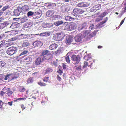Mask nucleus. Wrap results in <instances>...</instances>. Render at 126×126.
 Wrapping results in <instances>:
<instances>
[{
	"instance_id": "obj_53",
	"label": "nucleus",
	"mask_w": 126,
	"mask_h": 126,
	"mask_svg": "<svg viewBox=\"0 0 126 126\" xmlns=\"http://www.w3.org/2000/svg\"><path fill=\"white\" fill-rule=\"evenodd\" d=\"M125 18L124 19H123L121 22L120 24L119 25V26H120L122 24H123V22H124V20L125 19Z\"/></svg>"
},
{
	"instance_id": "obj_1",
	"label": "nucleus",
	"mask_w": 126,
	"mask_h": 126,
	"mask_svg": "<svg viewBox=\"0 0 126 126\" xmlns=\"http://www.w3.org/2000/svg\"><path fill=\"white\" fill-rule=\"evenodd\" d=\"M49 51L48 50H45L43 51L40 55L42 59V60H48L51 59L52 58V55L51 54L49 53Z\"/></svg>"
},
{
	"instance_id": "obj_17",
	"label": "nucleus",
	"mask_w": 126,
	"mask_h": 126,
	"mask_svg": "<svg viewBox=\"0 0 126 126\" xmlns=\"http://www.w3.org/2000/svg\"><path fill=\"white\" fill-rule=\"evenodd\" d=\"M20 9V8L19 7L17 8L16 9H15L14 11V15L15 16H17L19 15L20 13L21 12Z\"/></svg>"
},
{
	"instance_id": "obj_44",
	"label": "nucleus",
	"mask_w": 126,
	"mask_h": 126,
	"mask_svg": "<svg viewBox=\"0 0 126 126\" xmlns=\"http://www.w3.org/2000/svg\"><path fill=\"white\" fill-rule=\"evenodd\" d=\"M48 77H47L46 78H44V79H43V80L44 81V82H47L48 81Z\"/></svg>"
},
{
	"instance_id": "obj_58",
	"label": "nucleus",
	"mask_w": 126,
	"mask_h": 126,
	"mask_svg": "<svg viewBox=\"0 0 126 126\" xmlns=\"http://www.w3.org/2000/svg\"><path fill=\"white\" fill-rule=\"evenodd\" d=\"M24 35L23 34H21L19 36V38L21 39H23L24 38V37L23 36Z\"/></svg>"
},
{
	"instance_id": "obj_40",
	"label": "nucleus",
	"mask_w": 126,
	"mask_h": 126,
	"mask_svg": "<svg viewBox=\"0 0 126 126\" xmlns=\"http://www.w3.org/2000/svg\"><path fill=\"white\" fill-rule=\"evenodd\" d=\"M46 5L48 7H50L52 6L51 3L47 2L45 3Z\"/></svg>"
},
{
	"instance_id": "obj_47",
	"label": "nucleus",
	"mask_w": 126,
	"mask_h": 126,
	"mask_svg": "<svg viewBox=\"0 0 126 126\" xmlns=\"http://www.w3.org/2000/svg\"><path fill=\"white\" fill-rule=\"evenodd\" d=\"M57 72L59 73L60 75H61L63 73L62 71L60 69L59 70L57 71Z\"/></svg>"
},
{
	"instance_id": "obj_36",
	"label": "nucleus",
	"mask_w": 126,
	"mask_h": 126,
	"mask_svg": "<svg viewBox=\"0 0 126 126\" xmlns=\"http://www.w3.org/2000/svg\"><path fill=\"white\" fill-rule=\"evenodd\" d=\"M28 52L27 50H24L19 55V56H20L22 55L27 54Z\"/></svg>"
},
{
	"instance_id": "obj_59",
	"label": "nucleus",
	"mask_w": 126,
	"mask_h": 126,
	"mask_svg": "<svg viewBox=\"0 0 126 126\" xmlns=\"http://www.w3.org/2000/svg\"><path fill=\"white\" fill-rule=\"evenodd\" d=\"M13 103V101L10 102H8V105L10 106H12V105Z\"/></svg>"
},
{
	"instance_id": "obj_2",
	"label": "nucleus",
	"mask_w": 126,
	"mask_h": 126,
	"mask_svg": "<svg viewBox=\"0 0 126 126\" xmlns=\"http://www.w3.org/2000/svg\"><path fill=\"white\" fill-rule=\"evenodd\" d=\"M67 23L66 24V25L64 27V29L67 30L71 31L74 29L75 28V26L74 23H68L67 22H65L64 23L65 24Z\"/></svg>"
},
{
	"instance_id": "obj_28",
	"label": "nucleus",
	"mask_w": 126,
	"mask_h": 126,
	"mask_svg": "<svg viewBox=\"0 0 126 126\" xmlns=\"http://www.w3.org/2000/svg\"><path fill=\"white\" fill-rule=\"evenodd\" d=\"M27 83L28 84H29L31 83H32L33 82V78L30 77L27 80Z\"/></svg>"
},
{
	"instance_id": "obj_3",
	"label": "nucleus",
	"mask_w": 126,
	"mask_h": 126,
	"mask_svg": "<svg viewBox=\"0 0 126 126\" xmlns=\"http://www.w3.org/2000/svg\"><path fill=\"white\" fill-rule=\"evenodd\" d=\"M16 31L15 30L8 31V34H9L8 37L10 38L8 39V41H14L16 40V39L15 37H11V36H14L16 34Z\"/></svg>"
},
{
	"instance_id": "obj_63",
	"label": "nucleus",
	"mask_w": 126,
	"mask_h": 126,
	"mask_svg": "<svg viewBox=\"0 0 126 126\" xmlns=\"http://www.w3.org/2000/svg\"><path fill=\"white\" fill-rule=\"evenodd\" d=\"M20 100V98H18L17 99H16V100H14V102H16L18 100Z\"/></svg>"
},
{
	"instance_id": "obj_29",
	"label": "nucleus",
	"mask_w": 126,
	"mask_h": 126,
	"mask_svg": "<svg viewBox=\"0 0 126 126\" xmlns=\"http://www.w3.org/2000/svg\"><path fill=\"white\" fill-rule=\"evenodd\" d=\"M103 18L100 16H99L96 18L95 21L96 22H98L101 20L103 19Z\"/></svg>"
},
{
	"instance_id": "obj_15",
	"label": "nucleus",
	"mask_w": 126,
	"mask_h": 126,
	"mask_svg": "<svg viewBox=\"0 0 126 126\" xmlns=\"http://www.w3.org/2000/svg\"><path fill=\"white\" fill-rule=\"evenodd\" d=\"M54 13V10H48L46 13V16L48 17L51 16Z\"/></svg>"
},
{
	"instance_id": "obj_45",
	"label": "nucleus",
	"mask_w": 126,
	"mask_h": 126,
	"mask_svg": "<svg viewBox=\"0 0 126 126\" xmlns=\"http://www.w3.org/2000/svg\"><path fill=\"white\" fill-rule=\"evenodd\" d=\"M106 15V13L104 12L102 13L100 16L103 18Z\"/></svg>"
},
{
	"instance_id": "obj_39",
	"label": "nucleus",
	"mask_w": 126,
	"mask_h": 126,
	"mask_svg": "<svg viewBox=\"0 0 126 126\" xmlns=\"http://www.w3.org/2000/svg\"><path fill=\"white\" fill-rule=\"evenodd\" d=\"M87 26V23L86 22H84L81 25V29H83L85 27Z\"/></svg>"
},
{
	"instance_id": "obj_46",
	"label": "nucleus",
	"mask_w": 126,
	"mask_h": 126,
	"mask_svg": "<svg viewBox=\"0 0 126 126\" xmlns=\"http://www.w3.org/2000/svg\"><path fill=\"white\" fill-rule=\"evenodd\" d=\"M13 92L10 89L8 88V96H9V95L12 94Z\"/></svg>"
},
{
	"instance_id": "obj_35",
	"label": "nucleus",
	"mask_w": 126,
	"mask_h": 126,
	"mask_svg": "<svg viewBox=\"0 0 126 126\" xmlns=\"http://www.w3.org/2000/svg\"><path fill=\"white\" fill-rule=\"evenodd\" d=\"M89 65V63L87 62L86 61H84V64L83 66V68H84L87 66Z\"/></svg>"
},
{
	"instance_id": "obj_61",
	"label": "nucleus",
	"mask_w": 126,
	"mask_h": 126,
	"mask_svg": "<svg viewBox=\"0 0 126 126\" xmlns=\"http://www.w3.org/2000/svg\"><path fill=\"white\" fill-rule=\"evenodd\" d=\"M8 77V74H7L5 76V78H4V80H6L7 79V78Z\"/></svg>"
},
{
	"instance_id": "obj_24",
	"label": "nucleus",
	"mask_w": 126,
	"mask_h": 126,
	"mask_svg": "<svg viewBox=\"0 0 126 126\" xmlns=\"http://www.w3.org/2000/svg\"><path fill=\"white\" fill-rule=\"evenodd\" d=\"M29 44L28 42H25L22 43L21 46L22 47H26L29 46Z\"/></svg>"
},
{
	"instance_id": "obj_25",
	"label": "nucleus",
	"mask_w": 126,
	"mask_h": 126,
	"mask_svg": "<svg viewBox=\"0 0 126 126\" xmlns=\"http://www.w3.org/2000/svg\"><path fill=\"white\" fill-rule=\"evenodd\" d=\"M65 60L66 61L67 63H70V58L69 56L68 55V54H67L65 56Z\"/></svg>"
},
{
	"instance_id": "obj_4",
	"label": "nucleus",
	"mask_w": 126,
	"mask_h": 126,
	"mask_svg": "<svg viewBox=\"0 0 126 126\" xmlns=\"http://www.w3.org/2000/svg\"><path fill=\"white\" fill-rule=\"evenodd\" d=\"M17 51L16 48L15 47H11L8 48V55H12L15 53Z\"/></svg>"
},
{
	"instance_id": "obj_43",
	"label": "nucleus",
	"mask_w": 126,
	"mask_h": 126,
	"mask_svg": "<svg viewBox=\"0 0 126 126\" xmlns=\"http://www.w3.org/2000/svg\"><path fill=\"white\" fill-rule=\"evenodd\" d=\"M53 18L55 19L56 18H60L61 17V16H60L57 15H54L53 16Z\"/></svg>"
},
{
	"instance_id": "obj_52",
	"label": "nucleus",
	"mask_w": 126,
	"mask_h": 126,
	"mask_svg": "<svg viewBox=\"0 0 126 126\" xmlns=\"http://www.w3.org/2000/svg\"><path fill=\"white\" fill-rule=\"evenodd\" d=\"M5 62H1V68L4 66L5 64Z\"/></svg>"
},
{
	"instance_id": "obj_7",
	"label": "nucleus",
	"mask_w": 126,
	"mask_h": 126,
	"mask_svg": "<svg viewBox=\"0 0 126 126\" xmlns=\"http://www.w3.org/2000/svg\"><path fill=\"white\" fill-rule=\"evenodd\" d=\"M73 12L75 14L79 15L82 14L84 12V11L82 9L76 8L74 9Z\"/></svg>"
},
{
	"instance_id": "obj_57",
	"label": "nucleus",
	"mask_w": 126,
	"mask_h": 126,
	"mask_svg": "<svg viewBox=\"0 0 126 126\" xmlns=\"http://www.w3.org/2000/svg\"><path fill=\"white\" fill-rule=\"evenodd\" d=\"M6 93V92H3V91H1V92L0 93V95L2 96L4 94H5Z\"/></svg>"
},
{
	"instance_id": "obj_23",
	"label": "nucleus",
	"mask_w": 126,
	"mask_h": 126,
	"mask_svg": "<svg viewBox=\"0 0 126 126\" xmlns=\"http://www.w3.org/2000/svg\"><path fill=\"white\" fill-rule=\"evenodd\" d=\"M18 23L17 22H15L14 23H13L10 26V28L12 29H14L16 28L17 26H16Z\"/></svg>"
},
{
	"instance_id": "obj_6",
	"label": "nucleus",
	"mask_w": 126,
	"mask_h": 126,
	"mask_svg": "<svg viewBox=\"0 0 126 126\" xmlns=\"http://www.w3.org/2000/svg\"><path fill=\"white\" fill-rule=\"evenodd\" d=\"M73 40V37L70 35H68L66 36L65 43L67 45H70Z\"/></svg>"
},
{
	"instance_id": "obj_32",
	"label": "nucleus",
	"mask_w": 126,
	"mask_h": 126,
	"mask_svg": "<svg viewBox=\"0 0 126 126\" xmlns=\"http://www.w3.org/2000/svg\"><path fill=\"white\" fill-rule=\"evenodd\" d=\"M53 71L52 69L50 68H47L46 70V73H49L52 72Z\"/></svg>"
},
{
	"instance_id": "obj_9",
	"label": "nucleus",
	"mask_w": 126,
	"mask_h": 126,
	"mask_svg": "<svg viewBox=\"0 0 126 126\" xmlns=\"http://www.w3.org/2000/svg\"><path fill=\"white\" fill-rule=\"evenodd\" d=\"M108 20V18L107 17L105 18L103 21L99 23L96 25V27L98 28H100L102 27L103 26V25L107 22Z\"/></svg>"
},
{
	"instance_id": "obj_22",
	"label": "nucleus",
	"mask_w": 126,
	"mask_h": 126,
	"mask_svg": "<svg viewBox=\"0 0 126 126\" xmlns=\"http://www.w3.org/2000/svg\"><path fill=\"white\" fill-rule=\"evenodd\" d=\"M4 46V47H8V43H5V41H2V43L0 44V48Z\"/></svg>"
},
{
	"instance_id": "obj_37",
	"label": "nucleus",
	"mask_w": 126,
	"mask_h": 126,
	"mask_svg": "<svg viewBox=\"0 0 126 126\" xmlns=\"http://www.w3.org/2000/svg\"><path fill=\"white\" fill-rule=\"evenodd\" d=\"M98 30H96L95 31H94V32H92V34H91V36L92 37H93L94 36H95L96 32H98Z\"/></svg>"
},
{
	"instance_id": "obj_41",
	"label": "nucleus",
	"mask_w": 126,
	"mask_h": 126,
	"mask_svg": "<svg viewBox=\"0 0 126 126\" xmlns=\"http://www.w3.org/2000/svg\"><path fill=\"white\" fill-rule=\"evenodd\" d=\"M8 24L7 23V22H6L1 23V25L2 26V27L3 28L6 26Z\"/></svg>"
},
{
	"instance_id": "obj_54",
	"label": "nucleus",
	"mask_w": 126,
	"mask_h": 126,
	"mask_svg": "<svg viewBox=\"0 0 126 126\" xmlns=\"http://www.w3.org/2000/svg\"><path fill=\"white\" fill-rule=\"evenodd\" d=\"M61 52V50L60 49H58L57 51L55 52L56 54L59 53Z\"/></svg>"
},
{
	"instance_id": "obj_12",
	"label": "nucleus",
	"mask_w": 126,
	"mask_h": 126,
	"mask_svg": "<svg viewBox=\"0 0 126 126\" xmlns=\"http://www.w3.org/2000/svg\"><path fill=\"white\" fill-rule=\"evenodd\" d=\"M56 37L57 38V41H60L62 40L64 37V34L62 32L57 33Z\"/></svg>"
},
{
	"instance_id": "obj_27",
	"label": "nucleus",
	"mask_w": 126,
	"mask_h": 126,
	"mask_svg": "<svg viewBox=\"0 0 126 126\" xmlns=\"http://www.w3.org/2000/svg\"><path fill=\"white\" fill-rule=\"evenodd\" d=\"M75 68L77 71H80L81 70V66L80 64L76 65L74 67Z\"/></svg>"
},
{
	"instance_id": "obj_10",
	"label": "nucleus",
	"mask_w": 126,
	"mask_h": 126,
	"mask_svg": "<svg viewBox=\"0 0 126 126\" xmlns=\"http://www.w3.org/2000/svg\"><path fill=\"white\" fill-rule=\"evenodd\" d=\"M18 77V76L16 75L15 73L8 74V80H11L17 78Z\"/></svg>"
},
{
	"instance_id": "obj_11",
	"label": "nucleus",
	"mask_w": 126,
	"mask_h": 126,
	"mask_svg": "<svg viewBox=\"0 0 126 126\" xmlns=\"http://www.w3.org/2000/svg\"><path fill=\"white\" fill-rule=\"evenodd\" d=\"M20 9L21 12L25 14V12L29 10V8L28 6L25 5L22 6L21 8H20Z\"/></svg>"
},
{
	"instance_id": "obj_5",
	"label": "nucleus",
	"mask_w": 126,
	"mask_h": 126,
	"mask_svg": "<svg viewBox=\"0 0 126 126\" xmlns=\"http://www.w3.org/2000/svg\"><path fill=\"white\" fill-rule=\"evenodd\" d=\"M71 57L72 61L77 62L75 63L76 64H77V63H79L80 61V58L79 55H76L75 54H73L72 55Z\"/></svg>"
},
{
	"instance_id": "obj_62",
	"label": "nucleus",
	"mask_w": 126,
	"mask_h": 126,
	"mask_svg": "<svg viewBox=\"0 0 126 126\" xmlns=\"http://www.w3.org/2000/svg\"><path fill=\"white\" fill-rule=\"evenodd\" d=\"M20 100H25L26 99V98H20Z\"/></svg>"
},
{
	"instance_id": "obj_60",
	"label": "nucleus",
	"mask_w": 126,
	"mask_h": 126,
	"mask_svg": "<svg viewBox=\"0 0 126 126\" xmlns=\"http://www.w3.org/2000/svg\"><path fill=\"white\" fill-rule=\"evenodd\" d=\"M95 7L96 9V11L98 10L100 8H98V7H97V6H94Z\"/></svg>"
},
{
	"instance_id": "obj_18",
	"label": "nucleus",
	"mask_w": 126,
	"mask_h": 126,
	"mask_svg": "<svg viewBox=\"0 0 126 126\" xmlns=\"http://www.w3.org/2000/svg\"><path fill=\"white\" fill-rule=\"evenodd\" d=\"M42 61H43L42 59L40 56L36 60L35 63V65H40Z\"/></svg>"
},
{
	"instance_id": "obj_14",
	"label": "nucleus",
	"mask_w": 126,
	"mask_h": 126,
	"mask_svg": "<svg viewBox=\"0 0 126 126\" xmlns=\"http://www.w3.org/2000/svg\"><path fill=\"white\" fill-rule=\"evenodd\" d=\"M42 44L40 41H37L33 42V46L35 47H40L42 46Z\"/></svg>"
},
{
	"instance_id": "obj_26",
	"label": "nucleus",
	"mask_w": 126,
	"mask_h": 126,
	"mask_svg": "<svg viewBox=\"0 0 126 126\" xmlns=\"http://www.w3.org/2000/svg\"><path fill=\"white\" fill-rule=\"evenodd\" d=\"M43 27L45 28H49L50 27L49 24L45 23L42 25Z\"/></svg>"
},
{
	"instance_id": "obj_21",
	"label": "nucleus",
	"mask_w": 126,
	"mask_h": 126,
	"mask_svg": "<svg viewBox=\"0 0 126 126\" xmlns=\"http://www.w3.org/2000/svg\"><path fill=\"white\" fill-rule=\"evenodd\" d=\"M65 19L67 21H73L74 20V18L69 16H65Z\"/></svg>"
},
{
	"instance_id": "obj_64",
	"label": "nucleus",
	"mask_w": 126,
	"mask_h": 126,
	"mask_svg": "<svg viewBox=\"0 0 126 126\" xmlns=\"http://www.w3.org/2000/svg\"><path fill=\"white\" fill-rule=\"evenodd\" d=\"M2 103L1 101L0 100V106L1 107L2 106Z\"/></svg>"
},
{
	"instance_id": "obj_55",
	"label": "nucleus",
	"mask_w": 126,
	"mask_h": 126,
	"mask_svg": "<svg viewBox=\"0 0 126 126\" xmlns=\"http://www.w3.org/2000/svg\"><path fill=\"white\" fill-rule=\"evenodd\" d=\"M63 67L64 69H65L66 68V65L64 63L63 64Z\"/></svg>"
},
{
	"instance_id": "obj_31",
	"label": "nucleus",
	"mask_w": 126,
	"mask_h": 126,
	"mask_svg": "<svg viewBox=\"0 0 126 126\" xmlns=\"http://www.w3.org/2000/svg\"><path fill=\"white\" fill-rule=\"evenodd\" d=\"M37 83L41 86H45L46 85V84L45 83L42 82L41 81L38 82Z\"/></svg>"
},
{
	"instance_id": "obj_16",
	"label": "nucleus",
	"mask_w": 126,
	"mask_h": 126,
	"mask_svg": "<svg viewBox=\"0 0 126 126\" xmlns=\"http://www.w3.org/2000/svg\"><path fill=\"white\" fill-rule=\"evenodd\" d=\"M89 4L86 3L81 2L79 3L77 6L80 7H86L89 6Z\"/></svg>"
},
{
	"instance_id": "obj_8",
	"label": "nucleus",
	"mask_w": 126,
	"mask_h": 126,
	"mask_svg": "<svg viewBox=\"0 0 126 126\" xmlns=\"http://www.w3.org/2000/svg\"><path fill=\"white\" fill-rule=\"evenodd\" d=\"M95 60H92L89 61V66L91 68L94 69L96 67V63L95 62Z\"/></svg>"
},
{
	"instance_id": "obj_30",
	"label": "nucleus",
	"mask_w": 126,
	"mask_h": 126,
	"mask_svg": "<svg viewBox=\"0 0 126 126\" xmlns=\"http://www.w3.org/2000/svg\"><path fill=\"white\" fill-rule=\"evenodd\" d=\"M27 20V17L26 16H24L21 19V22L22 23H24L26 22Z\"/></svg>"
},
{
	"instance_id": "obj_19",
	"label": "nucleus",
	"mask_w": 126,
	"mask_h": 126,
	"mask_svg": "<svg viewBox=\"0 0 126 126\" xmlns=\"http://www.w3.org/2000/svg\"><path fill=\"white\" fill-rule=\"evenodd\" d=\"M76 41L77 42H80L82 39L81 35L79 34L77 35L74 38Z\"/></svg>"
},
{
	"instance_id": "obj_13",
	"label": "nucleus",
	"mask_w": 126,
	"mask_h": 126,
	"mask_svg": "<svg viewBox=\"0 0 126 126\" xmlns=\"http://www.w3.org/2000/svg\"><path fill=\"white\" fill-rule=\"evenodd\" d=\"M32 58L30 57H26L23 60L24 62L26 64H30L32 61Z\"/></svg>"
},
{
	"instance_id": "obj_34",
	"label": "nucleus",
	"mask_w": 126,
	"mask_h": 126,
	"mask_svg": "<svg viewBox=\"0 0 126 126\" xmlns=\"http://www.w3.org/2000/svg\"><path fill=\"white\" fill-rule=\"evenodd\" d=\"M63 22L62 21H58L55 23V24L56 25L58 26L63 24Z\"/></svg>"
},
{
	"instance_id": "obj_42",
	"label": "nucleus",
	"mask_w": 126,
	"mask_h": 126,
	"mask_svg": "<svg viewBox=\"0 0 126 126\" xmlns=\"http://www.w3.org/2000/svg\"><path fill=\"white\" fill-rule=\"evenodd\" d=\"M33 12L32 11L28 12L27 13V16H32L33 14Z\"/></svg>"
},
{
	"instance_id": "obj_20",
	"label": "nucleus",
	"mask_w": 126,
	"mask_h": 126,
	"mask_svg": "<svg viewBox=\"0 0 126 126\" xmlns=\"http://www.w3.org/2000/svg\"><path fill=\"white\" fill-rule=\"evenodd\" d=\"M58 47L57 44H54L50 45L49 47V49L50 50L56 49Z\"/></svg>"
},
{
	"instance_id": "obj_33",
	"label": "nucleus",
	"mask_w": 126,
	"mask_h": 126,
	"mask_svg": "<svg viewBox=\"0 0 126 126\" xmlns=\"http://www.w3.org/2000/svg\"><path fill=\"white\" fill-rule=\"evenodd\" d=\"M25 89L23 86H20L19 88V91L21 92H22L25 91Z\"/></svg>"
},
{
	"instance_id": "obj_48",
	"label": "nucleus",
	"mask_w": 126,
	"mask_h": 126,
	"mask_svg": "<svg viewBox=\"0 0 126 126\" xmlns=\"http://www.w3.org/2000/svg\"><path fill=\"white\" fill-rule=\"evenodd\" d=\"M8 8V6H5L2 9V10L3 11H4L5 10L7 9Z\"/></svg>"
},
{
	"instance_id": "obj_49",
	"label": "nucleus",
	"mask_w": 126,
	"mask_h": 126,
	"mask_svg": "<svg viewBox=\"0 0 126 126\" xmlns=\"http://www.w3.org/2000/svg\"><path fill=\"white\" fill-rule=\"evenodd\" d=\"M94 27V26L93 24L91 25L90 26L89 28L92 30L93 29Z\"/></svg>"
},
{
	"instance_id": "obj_50",
	"label": "nucleus",
	"mask_w": 126,
	"mask_h": 126,
	"mask_svg": "<svg viewBox=\"0 0 126 126\" xmlns=\"http://www.w3.org/2000/svg\"><path fill=\"white\" fill-rule=\"evenodd\" d=\"M53 65L55 66H56L57 65V63L55 61H54L53 63Z\"/></svg>"
},
{
	"instance_id": "obj_38",
	"label": "nucleus",
	"mask_w": 126,
	"mask_h": 126,
	"mask_svg": "<svg viewBox=\"0 0 126 126\" xmlns=\"http://www.w3.org/2000/svg\"><path fill=\"white\" fill-rule=\"evenodd\" d=\"M94 6L93 7L91 8L90 9V11L91 12H94L96 11V8Z\"/></svg>"
},
{
	"instance_id": "obj_51",
	"label": "nucleus",
	"mask_w": 126,
	"mask_h": 126,
	"mask_svg": "<svg viewBox=\"0 0 126 126\" xmlns=\"http://www.w3.org/2000/svg\"><path fill=\"white\" fill-rule=\"evenodd\" d=\"M21 107L23 110L25 109L26 108L25 106L23 104L21 105Z\"/></svg>"
},
{
	"instance_id": "obj_56",
	"label": "nucleus",
	"mask_w": 126,
	"mask_h": 126,
	"mask_svg": "<svg viewBox=\"0 0 126 126\" xmlns=\"http://www.w3.org/2000/svg\"><path fill=\"white\" fill-rule=\"evenodd\" d=\"M57 79L59 81H61L62 80V79L60 77L59 75L57 76Z\"/></svg>"
}]
</instances>
